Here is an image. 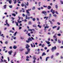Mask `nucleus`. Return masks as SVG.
<instances>
[{"label": "nucleus", "mask_w": 63, "mask_h": 63, "mask_svg": "<svg viewBox=\"0 0 63 63\" xmlns=\"http://www.w3.org/2000/svg\"><path fill=\"white\" fill-rule=\"evenodd\" d=\"M30 18H32H32H33V17H32V16H31L30 17H28L27 15H26L25 18L26 19H25L24 20V22H27V20L26 19H27L28 20H29L30 19Z\"/></svg>", "instance_id": "obj_1"}, {"label": "nucleus", "mask_w": 63, "mask_h": 63, "mask_svg": "<svg viewBox=\"0 0 63 63\" xmlns=\"http://www.w3.org/2000/svg\"><path fill=\"white\" fill-rule=\"evenodd\" d=\"M31 11V9H29L28 10H26V13L28 14H27V15L28 16H30V12H29V11Z\"/></svg>", "instance_id": "obj_2"}, {"label": "nucleus", "mask_w": 63, "mask_h": 63, "mask_svg": "<svg viewBox=\"0 0 63 63\" xmlns=\"http://www.w3.org/2000/svg\"><path fill=\"white\" fill-rule=\"evenodd\" d=\"M56 46H55L54 47H53L51 49V50L52 51V52L54 51V50H56Z\"/></svg>", "instance_id": "obj_3"}, {"label": "nucleus", "mask_w": 63, "mask_h": 63, "mask_svg": "<svg viewBox=\"0 0 63 63\" xmlns=\"http://www.w3.org/2000/svg\"><path fill=\"white\" fill-rule=\"evenodd\" d=\"M42 14H44L45 16H46L47 15V12L45 11H43L42 12Z\"/></svg>", "instance_id": "obj_4"}, {"label": "nucleus", "mask_w": 63, "mask_h": 63, "mask_svg": "<svg viewBox=\"0 0 63 63\" xmlns=\"http://www.w3.org/2000/svg\"><path fill=\"white\" fill-rule=\"evenodd\" d=\"M33 29H28V31H31L30 32V33L31 34H33V32L32 31L33 30Z\"/></svg>", "instance_id": "obj_5"}, {"label": "nucleus", "mask_w": 63, "mask_h": 63, "mask_svg": "<svg viewBox=\"0 0 63 63\" xmlns=\"http://www.w3.org/2000/svg\"><path fill=\"white\" fill-rule=\"evenodd\" d=\"M26 48H29V47H30V46H29L28 44H26Z\"/></svg>", "instance_id": "obj_6"}, {"label": "nucleus", "mask_w": 63, "mask_h": 63, "mask_svg": "<svg viewBox=\"0 0 63 63\" xmlns=\"http://www.w3.org/2000/svg\"><path fill=\"white\" fill-rule=\"evenodd\" d=\"M12 52H13V51H12V50H11L10 51L8 52V53H9V54H10V55H11V54H12Z\"/></svg>", "instance_id": "obj_7"}, {"label": "nucleus", "mask_w": 63, "mask_h": 63, "mask_svg": "<svg viewBox=\"0 0 63 63\" xmlns=\"http://www.w3.org/2000/svg\"><path fill=\"white\" fill-rule=\"evenodd\" d=\"M25 5H26V6H28V5H29V3H28V2H27V3L25 2Z\"/></svg>", "instance_id": "obj_8"}, {"label": "nucleus", "mask_w": 63, "mask_h": 63, "mask_svg": "<svg viewBox=\"0 0 63 63\" xmlns=\"http://www.w3.org/2000/svg\"><path fill=\"white\" fill-rule=\"evenodd\" d=\"M13 48L14 49H16V48H17V46H14Z\"/></svg>", "instance_id": "obj_9"}, {"label": "nucleus", "mask_w": 63, "mask_h": 63, "mask_svg": "<svg viewBox=\"0 0 63 63\" xmlns=\"http://www.w3.org/2000/svg\"><path fill=\"white\" fill-rule=\"evenodd\" d=\"M46 55V53L45 52H43L42 53V56H44V55Z\"/></svg>", "instance_id": "obj_10"}, {"label": "nucleus", "mask_w": 63, "mask_h": 63, "mask_svg": "<svg viewBox=\"0 0 63 63\" xmlns=\"http://www.w3.org/2000/svg\"><path fill=\"white\" fill-rule=\"evenodd\" d=\"M27 50H28L27 52H30V49L29 48H28L27 49Z\"/></svg>", "instance_id": "obj_11"}, {"label": "nucleus", "mask_w": 63, "mask_h": 63, "mask_svg": "<svg viewBox=\"0 0 63 63\" xmlns=\"http://www.w3.org/2000/svg\"><path fill=\"white\" fill-rule=\"evenodd\" d=\"M28 41H32V40H31V38L30 37H29V38H28Z\"/></svg>", "instance_id": "obj_12"}, {"label": "nucleus", "mask_w": 63, "mask_h": 63, "mask_svg": "<svg viewBox=\"0 0 63 63\" xmlns=\"http://www.w3.org/2000/svg\"><path fill=\"white\" fill-rule=\"evenodd\" d=\"M38 27H39V28H42V26H40V25L39 24L38 26H37Z\"/></svg>", "instance_id": "obj_13"}, {"label": "nucleus", "mask_w": 63, "mask_h": 63, "mask_svg": "<svg viewBox=\"0 0 63 63\" xmlns=\"http://www.w3.org/2000/svg\"><path fill=\"white\" fill-rule=\"evenodd\" d=\"M46 42L48 45H49V44H50V42L49 41L47 42V41H46Z\"/></svg>", "instance_id": "obj_14"}, {"label": "nucleus", "mask_w": 63, "mask_h": 63, "mask_svg": "<svg viewBox=\"0 0 63 63\" xmlns=\"http://www.w3.org/2000/svg\"><path fill=\"white\" fill-rule=\"evenodd\" d=\"M21 6L22 7H24V6H25V4L24 3H22L21 4Z\"/></svg>", "instance_id": "obj_15"}, {"label": "nucleus", "mask_w": 63, "mask_h": 63, "mask_svg": "<svg viewBox=\"0 0 63 63\" xmlns=\"http://www.w3.org/2000/svg\"><path fill=\"white\" fill-rule=\"evenodd\" d=\"M45 28H49V26H46V27L45 26Z\"/></svg>", "instance_id": "obj_16"}, {"label": "nucleus", "mask_w": 63, "mask_h": 63, "mask_svg": "<svg viewBox=\"0 0 63 63\" xmlns=\"http://www.w3.org/2000/svg\"><path fill=\"white\" fill-rule=\"evenodd\" d=\"M8 2H9L10 4H11L12 2V0H10Z\"/></svg>", "instance_id": "obj_17"}, {"label": "nucleus", "mask_w": 63, "mask_h": 63, "mask_svg": "<svg viewBox=\"0 0 63 63\" xmlns=\"http://www.w3.org/2000/svg\"><path fill=\"white\" fill-rule=\"evenodd\" d=\"M20 20H17V22H19V23H21L22 22L21 21H19Z\"/></svg>", "instance_id": "obj_18"}, {"label": "nucleus", "mask_w": 63, "mask_h": 63, "mask_svg": "<svg viewBox=\"0 0 63 63\" xmlns=\"http://www.w3.org/2000/svg\"><path fill=\"white\" fill-rule=\"evenodd\" d=\"M48 9H49H49H51V6H48Z\"/></svg>", "instance_id": "obj_19"}, {"label": "nucleus", "mask_w": 63, "mask_h": 63, "mask_svg": "<svg viewBox=\"0 0 63 63\" xmlns=\"http://www.w3.org/2000/svg\"><path fill=\"white\" fill-rule=\"evenodd\" d=\"M57 27V26H54V27H53L52 28L53 29H54V28H55Z\"/></svg>", "instance_id": "obj_20"}, {"label": "nucleus", "mask_w": 63, "mask_h": 63, "mask_svg": "<svg viewBox=\"0 0 63 63\" xmlns=\"http://www.w3.org/2000/svg\"><path fill=\"white\" fill-rule=\"evenodd\" d=\"M35 6H33V7L32 8V9L33 10H35Z\"/></svg>", "instance_id": "obj_21"}, {"label": "nucleus", "mask_w": 63, "mask_h": 63, "mask_svg": "<svg viewBox=\"0 0 63 63\" xmlns=\"http://www.w3.org/2000/svg\"><path fill=\"white\" fill-rule=\"evenodd\" d=\"M33 59L34 60H35L37 59L35 57H33Z\"/></svg>", "instance_id": "obj_22"}, {"label": "nucleus", "mask_w": 63, "mask_h": 63, "mask_svg": "<svg viewBox=\"0 0 63 63\" xmlns=\"http://www.w3.org/2000/svg\"><path fill=\"white\" fill-rule=\"evenodd\" d=\"M28 24L29 25H30V24H32V23H31V21H29V23Z\"/></svg>", "instance_id": "obj_23"}, {"label": "nucleus", "mask_w": 63, "mask_h": 63, "mask_svg": "<svg viewBox=\"0 0 63 63\" xmlns=\"http://www.w3.org/2000/svg\"><path fill=\"white\" fill-rule=\"evenodd\" d=\"M44 46H45V44H42V45H41V46L42 47H44Z\"/></svg>", "instance_id": "obj_24"}, {"label": "nucleus", "mask_w": 63, "mask_h": 63, "mask_svg": "<svg viewBox=\"0 0 63 63\" xmlns=\"http://www.w3.org/2000/svg\"><path fill=\"white\" fill-rule=\"evenodd\" d=\"M9 7L10 8H13V6L12 5H9Z\"/></svg>", "instance_id": "obj_25"}, {"label": "nucleus", "mask_w": 63, "mask_h": 63, "mask_svg": "<svg viewBox=\"0 0 63 63\" xmlns=\"http://www.w3.org/2000/svg\"><path fill=\"white\" fill-rule=\"evenodd\" d=\"M6 7H7V5H4V9H6Z\"/></svg>", "instance_id": "obj_26"}, {"label": "nucleus", "mask_w": 63, "mask_h": 63, "mask_svg": "<svg viewBox=\"0 0 63 63\" xmlns=\"http://www.w3.org/2000/svg\"><path fill=\"white\" fill-rule=\"evenodd\" d=\"M16 54V52H15L14 53V55L13 56L14 57L15 56Z\"/></svg>", "instance_id": "obj_27"}, {"label": "nucleus", "mask_w": 63, "mask_h": 63, "mask_svg": "<svg viewBox=\"0 0 63 63\" xmlns=\"http://www.w3.org/2000/svg\"><path fill=\"white\" fill-rule=\"evenodd\" d=\"M60 26H59L58 27V28L57 29V30H59V29H60Z\"/></svg>", "instance_id": "obj_28"}, {"label": "nucleus", "mask_w": 63, "mask_h": 63, "mask_svg": "<svg viewBox=\"0 0 63 63\" xmlns=\"http://www.w3.org/2000/svg\"><path fill=\"white\" fill-rule=\"evenodd\" d=\"M24 50V49H20V50L21 51H23V50Z\"/></svg>", "instance_id": "obj_29"}, {"label": "nucleus", "mask_w": 63, "mask_h": 63, "mask_svg": "<svg viewBox=\"0 0 63 63\" xmlns=\"http://www.w3.org/2000/svg\"><path fill=\"white\" fill-rule=\"evenodd\" d=\"M55 7L56 9L58 8V5H55Z\"/></svg>", "instance_id": "obj_30"}, {"label": "nucleus", "mask_w": 63, "mask_h": 63, "mask_svg": "<svg viewBox=\"0 0 63 63\" xmlns=\"http://www.w3.org/2000/svg\"><path fill=\"white\" fill-rule=\"evenodd\" d=\"M17 1L16 0H15V1L14 2V4H16V3Z\"/></svg>", "instance_id": "obj_31"}, {"label": "nucleus", "mask_w": 63, "mask_h": 63, "mask_svg": "<svg viewBox=\"0 0 63 63\" xmlns=\"http://www.w3.org/2000/svg\"><path fill=\"white\" fill-rule=\"evenodd\" d=\"M32 20L34 21H35V20H36V19H35V18H33L32 19Z\"/></svg>", "instance_id": "obj_32"}, {"label": "nucleus", "mask_w": 63, "mask_h": 63, "mask_svg": "<svg viewBox=\"0 0 63 63\" xmlns=\"http://www.w3.org/2000/svg\"><path fill=\"white\" fill-rule=\"evenodd\" d=\"M1 36L2 37H3V38H4L5 36L4 35H3V34H2L1 35Z\"/></svg>", "instance_id": "obj_33"}, {"label": "nucleus", "mask_w": 63, "mask_h": 63, "mask_svg": "<svg viewBox=\"0 0 63 63\" xmlns=\"http://www.w3.org/2000/svg\"><path fill=\"white\" fill-rule=\"evenodd\" d=\"M53 37L54 39H56V38H57V37H56V36L55 35H54L53 36Z\"/></svg>", "instance_id": "obj_34"}, {"label": "nucleus", "mask_w": 63, "mask_h": 63, "mask_svg": "<svg viewBox=\"0 0 63 63\" xmlns=\"http://www.w3.org/2000/svg\"><path fill=\"white\" fill-rule=\"evenodd\" d=\"M16 33H17V32H16L14 34V36H16Z\"/></svg>", "instance_id": "obj_35"}, {"label": "nucleus", "mask_w": 63, "mask_h": 63, "mask_svg": "<svg viewBox=\"0 0 63 63\" xmlns=\"http://www.w3.org/2000/svg\"><path fill=\"white\" fill-rule=\"evenodd\" d=\"M6 24L7 25V26H10V25L9 24H8V23H6Z\"/></svg>", "instance_id": "obj_36"}, {"label": "nucleus", "mask_w": 63, "mask_h": 63, "mask_svg": "<svg viewBox=\"0 0 63 63\" xmlns=\"http://www.w3.org/2000/svg\"><path fill=\"white\" fill-rule=\"evenodd\" d=\"M58 43H61V41H60V40H58Z\"/></svg>", "instance_id": "obj_37"}, {"label": "nucleus", "mask_w": 63, "mask_h": 63, "mask_svg": "<svg viewBox=\"0 0 63 63\" xmlns=\"http://www.w3.org/2000/svg\"><path fill=\"white\" fill-rule=\"evenodd\" d=\"M33 26L34 27H37V26H36V25H33Z\"/></svg>", "instance_id": "obj_38"}, {"label": "nucleus", "mask_w": 63, "mask_h": 63, "mask_svg": "<svg viewBox=\"0 0 63 63\" xmlns=\"http://www.w3.org/2000/svg\"><path fill=\"white\" fill-rule=\"evenodd\" d=\"M18 22H15V23H16V25L17 26H18Z\"/></svg>", "instance_id": "obj_39"}, {"label": "nucleus", "mask_w": 63, "mask_h": 63, "mask_svg": "<svg viewBox=\"0 0 63 63\" xmlns=\"http://www.w3.org/2000/svg\"><path fill=\"white\" fill-rule=\"evenodd\" d=\"M52 14H54V13H55V11L54 10L52 12Z\"/></svg>", "instance_id": "obj_40"}, {"label": "nucleus", "mask_w": 63, "mask_h": 63, "mask_svg": "<svg viewBox=\"0 0 63 63\" xmlns=\"http://www.w3.org/2000/svg\"><path fill=\"white\" fill-rule=\"evenodd\" d=\"M1 62H3L4 60H3L2 59H1Z\"/></svg>", "instance_id": "obj_41"}, {"label": "nucleus", "mask_w": 63, "mask_h": 63, "mask_svg": "<svg viewBox=\"0 0 63 63\" xmlns=\"http://www.w3.org/2000/svg\"><path fill=\"white\" fill-rule=\"evenodd\" d=\"M59 53H57L56 54V55L57 56L58 55H59Z\"/></svg>", "instance_id": "obj_42"}, {"label": "nucleus", "mask_w": 63, "mask_h": 63, "mask_svg": "<svg viewBox=\"0 0 63 63\" xmlns=\"http://www.w3.org/2000/svg\"><path fill=\"white\" fill-rule=\"evenodd\" d=\"M53 16H54L55 17H56L57 15H56L55 14H54L53 15Z\"/></svg>", "instance_id": "obj_43"}, {"label": "nucleus", "mask_w": 63, "mask_h": 63, "mask_svg": "<svg viewBox=\"0 0 63 63\" xmlns=\"http://www.w3.org/2000/svg\"><path fill=\"white\" fill-rule=\"evenodd\" d=\"M22 10H23V11L22 12H23V13H24V12H25V10H24V8H22Z\"/></svg>", "instance_id": "obj_44"}, {"label": "nucleus", "mask_w": 63, "mask_h": 63, "mask_svg": "<svg viewBox=\"0 0 63 63\" xmlns=\"http://www.w3.org/2000/svg\"><path fill=\"white\" fill-rule=\"evenodd\" d=\"M57 35L58 36H61V34H58Z\"/></svg>", "instance_id": "obj_45"}, {"label": "nucleus", "mask_w": 63, "mask_h": 63, "mask_svg": "<svg viewBox=\"0 0 63 63\" xmlns=\"http://www.w3.org/2000/svg\"><path fill=\"white\" fill-rule=\"evenodd\" d=\"M55 13L56 14H58V13L57 11H56Z\"/></svg>", "instance_id": "obj_46"}, {"label": "nucleus", "mask_w": 63, "mask_h": 63, "mask_svg": "<svg viewBox=\"0 0 63 63\" xmlns=\"http://www.w3.org/2000/svg\"><path fill=\"white\" fill-rule=\"evenodd\" d=\"M49 58V57H47L46 58V61H47V59L48 58Z\"/></svg>", "instance_id": "obj_47"}, {"label": "nucleus", "mask_w": 63, "mask_h": 63, "mask_svg": "<svg viewBox=\"0 0 63 63\" xmlns=\"http://www.w3.org/2000/svg\"><path fill=\"white\" fill-rule=\"evenodd\" d=\"M28 35L29 36H31V35H30V33H29L28 34Z\"/></svg>", "instance_id": "obj_48"}, {"label": "nucleus", "mask_w": 63, "mask_h": 63, "mask_svg": "<svg viewBox=\"0 0 63 63\" xmlns=\"http://www.w3.org/2000/svg\"><path fill=\"white\" fill-rule=\"evenodd\" d=\"M13 16H16V14H15V13H13L12 14Z\"/></svg>", "instance_id": "obj_49"}, {"label": "nucleus", "mask_w": 63, "mask_h": 63, "mask_svg": "<svg viewBox=\"0 0 63 63\" xmlns=\"http://www.w3.org/2000/svg\"><path fill=\"white\" fill-rule=\"evenodd\" d=\"M44 30L45 32H46V31H47V29H46V28L44 29Z\"/></svg>", "instance_id": "obj_50"}, {"label": "nucleus", "mask_w": 63, "mask_h": 63, "mask_svg": "<svg viewBox=\"0 0 63 63\" xmlns=\"http://www.w3.org/2000/svg\"><path fill=\"white\" fill-rule=\"evenodd\" d=\"M57 24H58V25H60V23H59V22H58L57 23Z\"/></svg>", "instance_id": "obj_51"}, {"label": "nucleus", "mask_w": 63, "mask_h": 63, "mask_svg": "<svg viewBox=\"0 0 63 63\" xmlns=\"http://www.w3.org/2000/svg\"><path fill=\"white\" fill-rule=\"evenodd\" d=\"M37 23L38 24H41V23H40V22L39 21H38V22H37Z\"/></svg>", "instance_id": "obj_52"}, {"label": "nucleus", "mask_w": 63, "mask_h": 63, "mask_svg": "<svg viewBox=\"0 0 63 63\" xmlns=\"http://www.w3.org/2000/svg\"><path fill=\"white\" fill-rule=\"evenodd\" d=\"M50 22L51 24H53V22H51V21H50Z\"/></svg>", "instance_id": "obj_53"}, {"label": "nucleus", "mask_w": 63, "mask_h": 63, "mask_svg": "<svg viewBox=\"0 0 63 63\" xmlns=\"http://www.w3.org/2000/svg\"><path fill=\"white\" fill-rule=\"evenodd\" d=\"M53 57V56L52 55L51 56V59H52V58Z\"/></svg>", "instance_id": "obj_54"}, {"label": "nucleus", "mask_w": 63, "mask_h": 63, "mask_svg": "<svg viewBox=\"0 0 63 63\" xmlns=\"http://www.w3.org/2000/svg\"><path fill=\"white\" fill-rule=\"evenodd\" d=\"M26 42L27 43H29V42H30V41H29L28 40H26Z\"/></svg>", "instance_id": "obj_55"}, {"label": "nucleus", "mask_w": 63, "mask_h": 63, "mask_svg": "<svg viewBox=\"0 0 63 63\" xmlns=\"http://www.w3.org/2000/svg\"><path fill=\"white\" fill-rule=\"evenodd\" d=\"M22 16H23L24 17V16H25V15L24 14H22Z\"/></svg>", "instance_id": "obj_56"}, {"label": "nucleus", "mask_w": 63, "mask_h": 63, "mask_svg": "<svg viewBox=\"0 0 63 63\" xmlns=\"http://www.w3.org/2000/svg\"><path fill=\"white\" fill-rule=\"evenodd\" d=\"M28 53H29V52H26L25 53L26 54H28Z\"/></svg>", "instance_id": "obj_57"}, {"label": "nucleus", "mask_w": 63, "mask_h": 63, "mask_svg": "<svg viewBox=\"0 0 63 63\" xmlns=\"http://www.w3.org/2000/svg\"><path fill=\"white\" fill-rule=\"evenodd\" d=\"M31 47H33V44H31Z\"/></svg>", "instance_id": "obj_58"}, {"label": "nucleus", "mask_w": 63, "mask_h": 63, "mask_svg": "<svg viewBox=\"0 0 63 63\" xmlns=\"http://www.w3.org/2000/svg\"><path fill=\"white\" fill-rule=\"evenodd\" d=\"M29 58V56H27L26 57V58L27 59H28Z\"/></svg>", "instance_id": "obj_59"}, {"label": "nucleus", "mask_w": 63, "mask_h": 63, "mask_svg": "<svg viewBox=\"0 0 63 63\" xmlns=\"http://www.w3.org/2000/svg\"><path fill=\"white\" fill-rule=\"evenodd\" d=\"M10 49H12V48H13L12 47V46H10Z\"/></svg>", "instance_id": "obj_60"}, {"label": "nucleus", "mask_w": 63, "mask_h": 63, "mask_svg": "<svg viewBox=\"0 0 63 63\" xmlns=\"http://www.w3.org/2000/svg\"><path fill=\"white\" fill-rule=\"evenodd\" d=\"M31 38L32 40H34V38H33V37H31Z\"/></svg>", "instance_id": "obj_61"}, {"label": "nucleus", "mask_w": 63, "mask_h": 63, "mask_svg": "<svg viewBox=\"0 0 63 63\" xmlns=\"http://www.w3.org/2000/svg\"><path fill=\"white\" fill-rule=\"evenodd\" d=\"M53 11V9H51L50 11L51 12H52V11Z\"/></svg>", "instance_id": "obj_62"}, {"label": "nucleus", "mask_w": 63, "mask_h": 63, "mask_svg": "<svg viewBox=\"0 0 63 63\" xmlns=\"http://www.w3.org/2000/svg\"><path fill=\"white\" fill-rule=\"evenodd\" d=\"M5 44H8V42L7 41H6L5 43Z\"/></svg>", "instance_id": "obj_63"}, {"label": "nucleus", "mask_w": 63, "mask_h": 63, "mask_svg": "<svg viewBox=\"0 0 63 63\" xmlns=\"http://www.w3.org/2000/svg\"><path fill=\"white\" fill-rule=\"evenodd\" d=\"M61 3L62 4H63V2L61 1Z\"/></svg>", "instance_id": "obj_64"}]
</instances>
